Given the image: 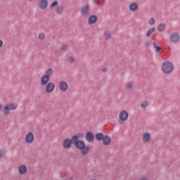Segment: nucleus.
<instances>
[{"label": "nucleus", "instance_id": "obj_10", "mask_svg": "<svg viewBox=\"0 0 180 180\" xmlns=\"http://www.w3.org/2000/svg\"><path fill=\"white\" fill-rule=\"evenodd\" d=\"M59 88L62 92H67L68 91V84H67V82L61 81L59 83Z\"/></svg>", "mask_w": 180, "mask_h": 180}, {"label": "nucleus", "instance_id": "obj_14", "mask_svg": "<svg viewBox=\"0 0 180 180\" xmlns=\"http://www.w3.org/2000/svg\"><path fill=\"white\" fill-rule=\"evenodd\" d=\"M98 22V16L96 15H91L89 17L88 25H94Z\"/></svg>", "mask_w": 180, "mask_h": 180}, {"label": "nucleus", "instance_id": "obj_8", "mask_svg": "<svg viewBox=\"0 0 180 180\" xmlns=\"http://www.w3.org/2000/svg\"><path fill=\"white\" fill-rule=\"evenodd\" d=\"M34 141V134L32 132H29L25 136V143L32 144Z\"/></svg>", "mask_w": 180, "mask_h": 180}, {"label": "nucleus", "instance_id": "obj_28", "mask_svg": "<svg viewBox=\"0 0 180 180\" xmlns=\"http://www.w3.org/2000/svg\"><path fill=\"white\" fill-rule=\"evenodd\" d=\"M60 50H61V51L65 53V51H67V46L63 44L60 48Z\"/></svg>", "mask_w": 180, "mask_h": 180}, {"label": "nucleus", "instance_id": "obj_36", "mask_svg": "<svg viewBox=\"0 0 180 180\" xmlns=\"http://www.w3.org/2000/svg\"><path fill=\"white\" fill-rule=\"evenodd\" d=\"M94 4H96V5H100L101 3L99 2V0H94Z\"/></svg>", "mask_w": 180, "mask_h": 180}, {"label": "nucleus", "instance_id": "obj_31", "mask_svg": "<svg viewBox=\"0 0 180 180\" xmlns=\"http://www.w3.org/2000/svg\"><path fill=\"white\" fill-rule=\"evenodd\" d=\"M131 88H133V84H131V83H129L127 84V89H128L129 91H130Z\"/></svg>", "mask_w": 180, "mask_h": 180}, {"label": "nucleus", "instance_id": "obj_27", "mask_svg": "<svg viewBox=\"0 0 180 180\" xmlns=\"http://www.w3.org/2000/svg\"><path fill=\"white\" fill-rule=\"evenodd\" d=\"M39 40H44L46 39V34L44 33H39Z\"/></svg>", "mask_w": 180, "mask_h": 180}, {"label": "nucleus", "instance_id": "obj_13", "mask_svg": "<svg viewBox=\"0 0 180 180\" xmlns=\"http://www.w3.org/2000/svg\"><path fill=\"white\" fill-rule=\"evenodd\" d=\"M50 82V77H47L44 75L40 79V84L42 86H46V84Z\"/></svg>", "mask_w": 180, "mask_h": 180}, {"label": "nucleus", "instance_id": "obj_9", "mask_svg": "<svg viewBox=\"0 0 180 180\" xmlns=\"http://www.w3.org/2000/svg\"><path fill=\"white\" fill-rule=\"evenodd\" d=\"M179 34L176 32H173L169 37V40L171 43H176V41H179Z\"/></svg>", "mask_w": 180, "mask_h": 180}, {"label": "nucleus", "instance_id": "obj_16", "mask_svg": "<svg viewBox=\"0 0 180 180\" xmlns=\"http://www.w3.org/2000/svg\"><path fill=\"white\" fill-rule=\"evenodd\" d=\"M18 172L20 175H25L27 172V167L25 165H21L18 167Z\"/></svg>", "mask_w": 180, "mask_h": 180}, {"label": "nucleus", "instance_id": "obj_20", "mask_svg": "<svg viewBox=\"0 0 180 180\" xmlns=\"http://www.w3.org/2000/svg\"><path fill=\"white\" fill-rule=\"evenodd\" d=\"M53 74H54V70H53V69L49 68L47 70H46L45 72V75H44L45 77H47L48 78H50V77H51V75H53Z\"/></svg>", "mask_w": 180, "mask_h": 180}, {"label": "nucleus", "instance_id": "obj_23", "mask_svg": "<svg viewBox=\"0 0 180 180\" xmlns=\"http://www.w3.org/2000/svg\"><path fill=\"white\" fill-rule=\"evenodd\" d=\"M58 6V1L55 0V1H53L51 4V5H50V6H49V9H53V8H57Z\"/></svg>", "mask_w": 180, "mask_h": 180}, {"label": "nucleus", "instance_id": "obj_35", "mask_svg": "<svg viewBox=\"0 0 180 180\" xmlns=\"http://www.w3.org/2000/svg\"><path fill=\"white\" fill-rule=\"evenodd\" d=\"M2 46H4V41L0 39V49H2Z\"/></svg>", "mask_w": 180, "mask_h": 180}, {"label": "nucleus", "instance_id": "obj_2", "mask_svg": "<svg viewBox=\"0 0 180 180\" xmlns=\"http://www.w3.org/2000/svg\"><path fill=\"white\" fill-rule=\"evenodd\" d=\"M72 146H75V148H76V150H79L78 145H77L72 136L71 137V139L66 138L63 141V147L65 150H70V148H71Z\"/></svg>", "mask_w": 180, "mask_h": 180}, {"label": "nucleus", "instance_id": "obj_11", "mask_svg": "<svg viewBox=\"0 0 180 180\" xmlns=\"http://www.w3.org/2000/svg\"><path fill=\"white\" fill-rule=\"evenodd\" d=\"M89 11H90L89 5L86 4L82 8L80 11L81 15H82V16H87V15L89 13Z\"/></svg>", "mask_w": 180, "mask_h": 180}, {"label": "nucleus", "instance_id": "obj_32", "mask_svg": "<svg viewBox=\"0 0 180 180\" xmlns=\"http://www.w3.org/2000/svg\"><path fill=\"white\" fill-rule=\"evenodd\" d=\"M5 155V152H4L3 150H0V158H4Z\"/></svg>", "mask_w": 180, "mask_h": 180}, {"label": "nucleus", "instance_id": "obj_25", "mask_svg": "<svg viewBox=\"0 0 180 180\" xmlns=\"http://www.w3.org/2000/svg\"><path fill=\"white\" fill-rule=\"evenodd\" d=\"M155 30V27H153L152 28L148 30V31L146 33V37H150V36H151L153 34V33H154Z\"/></svg>", "mask_w": 180, "mask_h": 180}, {"label": "nucleus", "instance_id": "obj_24", "mask_svg": "<svg viewBox=\"0 0 180 180\" xmlns=\"http://www.w3.org/2000/svg\"><path fill=\"white\" fill-rule=\"evenodd\" d=\"M165 24L162 23V24H160L158 26V30H159L160 32H165Z\"/></svg>", "mask_w": 180, "mask_h": 180}, {"label": "nucleus", "instance_id": "obj_19", "mask_svg": "<svg viewBox=\"0 0 180 180\" xmlns=\"http://www.w3.org/2000/svg\"><path fill=\"white\" fill-rule=\"evenodd\" d=\"M129 9L131 11V12H134L139 9V4L136 2L131 3L129 4Z\"/></svg>", "mask_w": 180, "mask_h": 180}, {"label": "nucleus", "instance_id": "obj_18", "mask_svg": "<svg viewBox=\"0 0 180 180\" xmlns=\"http://www.w3.org/2000/svg\"><path fill=\"white\" fill-rule=\"evenodd\" d=\"M151 139V135L148 132H145L143 134V143H148Z\"/></svg>", "mask_w": 180, "mask_h": 180}, {"label": "nucleus", "instance_id": "obj_33", "mask_svg": "<svg viewBox=\"0 0 180 180\" xmlns=\"http://www.w3.org/2000/svg\"><path fill=\"white\" fill-rule=\"evenodd\" d=\"M145 45L148 49H150V46H151V42L150 41L145 42Z\"/></svg>", "mask_w": 180, "mask_h": 180}, {"label": "nucleus", "instance_id": "obj_7", "mask_svg": "<svg viewBox=\"0 0 180 180\" xmlns=\"http://www.w3.org/2000/svg\"><path fill=\"white\" fill-rule=\"evenodd\" d=\"M54 89H56V84H54L53 82H49L46 84L45 91L46 94H51Z\"/></svg>", "mask_w": 180, "mask_h": 180}, {"label": "nucleus", "instance_id": "obj_17", "mask_svg": "<svg viewBox=\"0 0 180 180\" xmlns=\"http://www.w3.org/2000/svg\"><path fill=\"white\" fill-rule=\"evenodd\" d=\"M95 139L96 140V141H102L103 140V138L105 137V134L102 133V132H98L97 134H95L94 136Z\"/></svg>", "mask_w": 180, "mask_h": 180}, {"label": "nucleus", "instance_id": "obj_29", "mask_svg": "<svg viewBox=\"0 0 180 180\" xmlns=\"http://www.w3.org/2000/svg\"><path fill=\"white\" fill-rule=\"evenodd\" d=\"M155 23V20L154 18H150V19L149 20V25H154Z\"/></svg>", "mask_w": 180, "mask_h": 180}, {"label": "nucleus", "instance_id": "obj_15", "mask_svg": "<svg viewBox=\"0 0 180 180\" xmlns=\"http://www.w3.org/2000/svg\"><path fill=\"white\" fill-rule=\"evenodd\" d=\"M102 143L103 146H109L112 143V139L108 135H104Z\"/></svg>", "mask_w": 180, "mask_h": 180}, {"label": "nucleus", "instance_id": "obj_34", "mask_svg": "<svg viewBox=\"0 0 180 180\" xmlns=\"http://www.w3.org/2000/svg\"><path fill=\"white\" fill-rule=\"evenodd\" d=\"M106 39H110V33H105V34Z\"/></svg>", "mask_w": 180, "mask_h": 180}, {"label": "nucleus", "instance_id": "obj_39", "mask_svg": "<svg viewBox=\"0 0 180 180\" xmlns=\"http://www.w3.org/2000/svg\"><path fill=\"white\" fill-rule=\"evenodd\" d=\"M2 109V105H0V110Z\"/></svg>", "mask_w": 180, "mask_h": 180}, {"label": "nucleus", "instance_id": "obj_1", "mask_svg": "<svg viewBox=\"0 0 180 180\" xmlns=\"http://www.w3.org/2000/svg\"><path fill=\"white\" fill-rule=\"evenodd\" d=\"M73 140L76 143L77 146L79 147V151L84 157L85 155H88L89 151H91V148L89 146L85 144V141L82 140L84 137H85V134L84 132H79L77 134L73 135L72 136Z\"/></svg>", "mask_w": 180, "mask_h": 180}, {"label": "nucleus", "instance_id": "obj_40", "mask_svg": "<svg viewBox=\"0 0 180 180\" xmlns=\"http://www.w3.org/2000/svg\"><path fill=\"white\" fill-rule=\"evenodd\" d=\"M29 1H34V0H29Z\"/></svg>", "mask_w": 180, "mask_h": 180}, {"label": "nucleus", "instance_id": "obj_12", "mask_svg": "<svg viewBox=\"0 0 180 180\" xmlns=\"http://www.w3.org/2000/svg\"><path fill=\"white\" fill-rule=\"evenodd\" d=\"M38 6L40 9H46L49 6V0H39Z\"/></svg>", "mask_w": 180, "mask_h": 180}, {"label": "nucleus", "instance_id": "obj_22", "mask_svg": "<svg viewBox=\"0 0 180 180\" xmlns=\"http://www.w3.org/2000/svg\"><path fill=\"white\" fill-rule=\"evenodd\" d=\"M63 11H64V7L61 5H59L56 8V12L59 15H61V13H63Z\"/></svg>", "mask_w": 180, "mask_h": 180}, {"label": "nucleus", "instance_id": "obj_37", "mask_svg": "<svg viewBox=\"0 0 180 180\" xmlns=\"http://www.w3.org/2000/svg\"><path fill=\"white\" fill-rule=\"evenodd\" d=\"M106 71H108V68H104L102 70V72H106Z\"/></svg>", "mask_w": 180, "mask_h": 180}, {"label": "nucleus", "instance_id": "obj_38", "mask_svg": "<svg viewBox=\"0 0 180 180\" xmlns=\"http://www.w3.org/2000/svg\"><path fill=\"white\" fill-rule=\"evenodd\" d=\"M139 180H147V178H146V177H141V179H139Z\"/></svg>", "mask_w": 180, "mask_h": 180}, {"label": "nucleus", "instance_id": "obj_6", "mask_svg": "<svg viewBox=\"0 0 180 180\" xmlns=\"http://www.w3.org/2000/svg\"><path fill=\"white\" fill-rule=\"evenodd\" d=\"M119 117L120 122H126L129 119V112L124 110L120 112Z\"/></svg>", "mask_w": 180, "mask_h": 180}, {"label": "nucleus", "instance_id": "obj_21", "mask_svg": "<svg viewBox=\"0 0 180 180\" xmlns=\"http://www.w3.org/2000/svg\"><path fill=\"white\" fill-rule=\"evenodd\" d=\"M153 47L155 49L156 53H160L161 50H162V46H158L156 41L153 42Z\"/></svg>", "mask_w": 180, "mask_h": 180}, {"label": "nucleus", "instance_id": "obj_3", "mask_svg": "<svg viewBox=\"0 0 180 180\" xmlns=\"http://www.w3.org/2000/svg\"><path fill=\"white\" fill-rule=\"evenodd\" d=\"M162 71L163 74H171L174 71V64L169 61H166L162 65Z\"/></svg>", "mask_w": 180, "mask_h": 180}, {"label": "nucleus", "instance_id": "obj_4", "mask_svg": "<svg viewBox=\"0 0 180 180\" xmlns=\"http://www.w3.org/2000/svg\"><path fill=\"white\" fill-rule=\"evenodd\" d=\"M17 108L18 104L16 103H8L4 106L3 112L4 113V115H9V110H15V109Z\"/></svg>", "mask_w": 180, "mask_h": 180}, {"label": "nucleus", "instance_id": "obj_26", "mask_svg": "<svg viewBox=\"0 0 180 180\" xmlns=\"http://www.w3.org/2000/svg\"><path fill=\"white\" fill-rule=\"evenodd\" d=\"M141 108H147L148 106V102L147 101H143L141 104Z\"/></svg>", "mask_w": 180, "mask_h": 180}, {"label": "nucleus", "instance_id": "obj_30", "mask_svg": "<svg viewBox=\"0 0 180 180\" xmlns=\"http://www.w3.org/2000/svg\"><path fill=\"white\" fill-rule=\"evenodd\" d=\"M68 61H69V63H74V58H73L72 56H69V58H68Z\"/></svg>", "mask_w": 180, "mask_h": 180}, {"label": "nucleus", "instance_id": "obj_5", "mask_svg": "<svg viewBox=\"0 0 180 180\" xmlns=\"http://www.w3.org/2000/svg\"><path fill=\"white\" fill-rule=\"evenodd\" d=\"M84 137L86 141H87L88 143H94V141H95V134H94V132H92V131H87L85 133Z\"/></svg>", "mask_w": 180, "mask_h": 180}]
</instances>
